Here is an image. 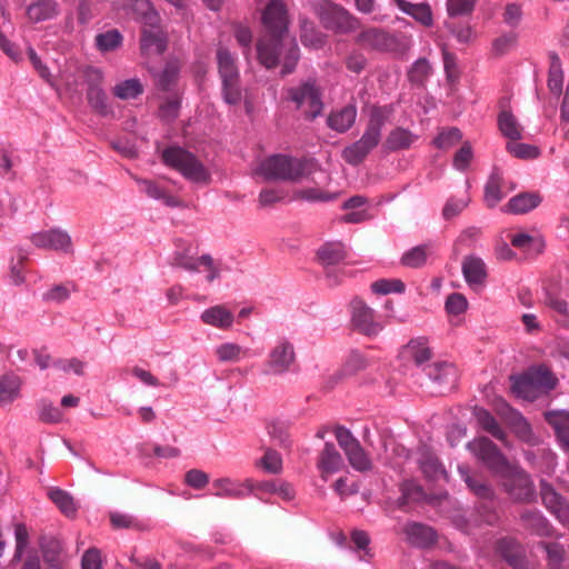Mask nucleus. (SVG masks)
I'll return each mask as SVG.
<instances>
[{
    "instance_id": "1",
    "label": "nucleus",
    "mask_w": 569,
    "mask_h": 569,
    "mask_svg": "<svg viewBox=\"0 0 569 569\" xmlns=\"http://www.w3.org/2000/svg\"><path fill=\"white\" fill-rule=\"evenodd\" d=\"M262 23L268 29L270 38L261 39L257 44L258 59L261 64L270 69L277 66L279 46L287 48V57L283 63L282 76L293 71L299 59V48L295 39L286 36L288 28V14L281 0H271L263 13Z\"/></svg>"
},
{
    "instance_id": "2",
    "label": "nucleus",
    "mask_w": 569,
    "mask_h": 569,
    "mask_svg": "<svg viewBox=\"0 0 569 569\" xmlns=\"http://www.w3.org/2000/svg\"><path fill=\"white\" fill-rule=\"evenodd\" d=\"M321 172L326 174L315 159H297L283 154L270 156L261 160L256 168V173L266 180H287L299 182L309 179L312 174Z\"/></svg>"
},
{
    "instance_id": "3",
    "label": "nucleus",
    "mask_w": 569,
    "mask_h": 569,
    "mask_svg": "<svg viewBox=\"0 0 569 569\" xmlns=\"http://www.w3.org/2000/svg\"><path fill=\"white\" fill-rule=\"evenodd\" d=\"M393 113V107L372 106L369 112L368 124L359 140L346 147L342 151L343 159L357 166L361 163L366 157L379 144L381 140V131L387 121Z\"/></svg>"
},
{
    "instance_id": "4",
    "label": "nucleus",
    "mask_w": 569,
    "mask_h": 569,
    "mask_svg": "<svg viewBox=\"0 0 569 569\" xmlns=\"http://www.w3.org/2000/svg\"><path fill=\"white\" fill-rule=\"evenodd\" d=\"M501 490L515 502L529 503L536 498L530 475L519 465L510 461L496 475Z\"/></svg>"
},
{
    "instance_id": "5",
    "label": "nucleus",
    "mask_w": 569,
    "mask_h": 569,
    "mask_svg": "<svg viewBox=\"0 0 569 569\" xmlns=\"http://www.w3.org/2000/svg\"><path fill=\"white\" fill-rule=\"evenodd\" d=\"M163 162L179 171L186 179L191 182L208 184L211 180L209 170L200 162L191 152L179 148L171 147L162 152Z\"/></svg>"
},
{
    "instance_id": "6",
    "label": "nucleus",
    "mask_w": 569,
    "mask_h": 569,
    "mask_svg": "<svg viewBox=\"0 0 569 569\" xmlns=\"http://www.w3.org/2000/svg\"><path fill=\"white\" fill-rule=\"evenodd\" d=\"M423 375L419 377V383L426 388L430 395H445L456 388L458 381V370L450 362H433L425 366Z\"/></svg>"
},
{
    "instance_id": "7",
    "label": "nucleus",
    "mask_w": 569,
    "mask_h": 569,
    "mask_svg": "<svg viewBox=\"0 0 569 569\" xmlns=\"http://www.w3.org/2000/svg\"><path fill=\"white\" fill-rule=\"evenodd\" d=\"M286 98L292 101L308 119L317 118L323 108L321 94L315 82L311 81L286 89Z\"/></svg>"
},
{
    "instance_id": "8",
    "label": "nucleus",
    "mask_w": 569,
    "mask_h": 569,
    "mask_svg": "<svg viewBox=\"0 0 569 569\" xmlns=\"http://www.w3.org/2000/svg\"><path fill=\"white\" fill-rule=\"evenodd\" d=\"M317 14L326 29L339 33H347L357 28L355 19L345 8L328 0H320L317 4Z\"/></svg>"
},
{
    "instance_id": "9",
    "label": "nucleus",
    "mask_w": 569,
    "mask_h": 569,
    "mask_svg": "<svg viewBox=\"0 0 569 569\" xmlns=\"http://www.w3.org/2000/svg\"><path fill=\"white\" fill-rule=\"evenodd\" d=\"M467 448L493 475L509 462L498 447L486 437L475 438L472 441L468 442Z\"/></svg>"
},
{
    "instance_id": "10",
    "label": "nucleus",
    "mask_w": 569,
    "mask_h": 569,
    "mask_svg": "<svg viewBox=\"0 0 569 569\" xmlns=\"http://www.w3.org/2000/svg\"><path fill=\"white\" fill-rule=\"evenodd\" d=\"M496 411L520 440L530 445L537 443V438L535 437L528 421L505 400H497Z\"/></svg>"
},
{
    "instance_id": "11",
    "label": "nucleus",
    "mask_w": 569,
    "mask_h": 569,
    "mask_svg": "<svg viewBox=\"0 0 569 569\" xmlns=\"http://www.w3.org/2000/svg\"><path fill=\"white\" fill-rule=\"evenodd\" d=\"M30 240L39 249L72 252V240L70 234L60 228H52L31 234Z\"/></svg>"
},
{
    "instance_id": "12",
    "label": "nucleus",
    "mask_w": 569,
    "mask_h": 569,
    "mask_svg": "<svg viewBox=\"0 0 569 569\" xmlns=\"http://www.w3.org/2000/svg\"><path fill=\"white\" fill-rule=\"evenodd\" d=\"M295 362L296 352L293 345L282 339L270 350L267 367L269 372L273 375H283L291 370Z\"/></svg>"
},
{
    "instance_id": "13",
    "label": "nucleus",
    "mask_w": 569,
    "mask_h": 569,
    "mask_svg": "<svg viewBox=\"0 0 569 569\" xmlns=\"http://www.w3.org/2000/svg\"><path fill=\"white\" fill-rule=\"evenodd\" d=\"M351 320L355 327L362 333L377 335L382 326L376 321L375 311L360 299L351 301Z\"/></svg>"
},
{
    "instance_id": "14",
    "label": "nucleus",
    "mask_w": 569,
    "mask_h": 569,
    "mask_svg": "<svg viewBox=\"0 0 569 569\" xmlns=\"http://www.w3.org/2000/svg\"><path fill=\"white\" fill-rule=\"evenodd\" d=\"M345 466L342 456L332 442H326L319 451L316 467L322 480L327 481L330 476L340 471Z\"/></svg>"
},
{
    "instance_id": "15",
    "label": "nucleus",
    "mask_w": 569,
    "mask_h": 569,
    "mask_svg": "<svg viewBox=\"0 0 569 569\" xmlns=\"http://www.w3.org/2000/svg\"><path fill=\"white\" fill-rule=\"evenodd\" d=\"M399 356L405 363H412L417 367H421L425 362L431 359L432 350L426 338L418 337L411 339L406 346H403Z\"/></svg>"
},
{
    "instance_id": "16",
    "label": "nucleus",
    "mask_w": 569,
    "mask_h": 569,
    "mask_svg": "<svg viewBox=\"0 0 569 569\" xmlns=\"http://www.w3.org/2000/svg\"><path fill=\"white\" fill-rule=\"evenodd\" d=\"M462 274L468 286L479 291L486 286L487 266L483 260L476 256H467L462 261Z\"/></svg>"
},
{
    "instance_id": "17",
    "label": "nucleus",
    "mask_w": 569,
    "mask_h": 569,
    "mask_svg": "<svg viewBox=\"0 0 569 569\" xmlns=\"http://www.w3.org/2000/svg\"><path fill=\"white\" fill-rule=\"evenodd\" d=\"M111 2L117 9L131 11L138 19H141L144 24L151 28L156 27L159 22V16L153 10L149 0H111Z\"/></svg>"
},
{
    "instance_id": "18",
    "label": "nucleus",
    "mask_w": 569,
    "mask_h": 569,
    "mask_svg": "<svg viewBox=\"0 0 569 569\" xmlns=\"http://www.w3.org/2000/svg\"><path fill=\"white\" fill-rule=\"evenodd\" d=\"M540 493L547 509L562 523H569V505L567 501L546 481L540 483Z\"/></svg>"
},
{
    "instance_id": "19",
    "label": "nucleus",
    "mask_w": 569,
    "mask_h": 569,
    "mask_svg": "<svg viewBox=\"0 0 569 569\" xmlns=\"http://www.w3.org/2000/svg\"><path fill=\"white\" fill-rule=\"evenodd\" d=\"M402 532L409 543L427 548L432 546L437 540L436 531L426 525L419 522H408L403 526Z\"/></svg>"
},
{
    "instance_id": "20",
    "label": "nucleus",
    "mask_w": 569,
    "mask_h": 569,
    "mask_svg": "<svg viewBox=\"0 0 569 569\" xmlns=\"http://www.w3.org/2000/svg\"><path fill=\"white\" fill-rule=\"evenodd\" d=\"M201 321L220 330H228L234 321L233 313L223 305H217L202 311Z\"/></svg>"
},
{
    "instance_id": "21",
    "label": "nucleus",
    "mask_w": 569,
    "mask_h": 569,
    "mask_svg": "<svg viewBox=\"0 0 569 569\" xmlns=\"http://www.w3.org/2000/svg\"><path fill=\"white\" fill-rule=\"evenodd\" d=\"M473 417L478 423V426L489 435H491L497 440L501 441L505 447H510V443L507 438V433L498 423L496 418L485 408L475 407L473 408Z\"/></svg>"
},
{
    "instance_id": "22",
    "label": "nucleus",
    "mask_w": 569,
    "mask_h": 569,
    "mask_svg": "<svg viewBox=\"0 0 569 569\" xmlns=\"http://www.w3.org/2000/svg\"><path fill=\"white\" fill-rule=\"evenodd\" d=\"M398 8L406 14L412 17L417 22L425 27L433 24V16L428 3H411L407 0H395Z\"/></svg>"
},
{
    "instance_id": "23",
    "label": "nucleus",
    "mask_w": 569,
    "mask_h": 569,
    "mask_svg": "<svg viewBox=\"0 0 569 569\" xmlns=\"http://www.w3.org/2000/svg\"><path fill=\"white\" fill-rule=\"evenodd\" d=\"M520 520L525 529L531 533L548 537L551 535V527L548 520L538 510H525L520 515Z\"/></svg>"
},
{
    "instance_id": "24",
    "label": "nucleus",
    "mask_w": 569,
    "mask_h": 569,
    "mask_svg": "<svg viewBox=\"0 0 569 569\" xmlns=\"http://www.w3.org/2000/svg\"><path fill=\"white\" fill-rule=\"evenodd\" d=\"M503 178L499 169L493 168L486 184L483 200L489 208L496 207L506 196L502 191Z\"/></svg>"
},
{
    "instance_id": "25",
    "label": "nucleus",
    "mask_w": 569,
    "mask_h": 569,
    "mask_svg": "<svg viewBox=\"0 0 569 569\" xmlns=\"http://www.w3.org/2000/svg\"><path fill=\"white\" fill-rule=\"evenodd\" d=\"M417 139L418 136L410 130L397 127L388 133L385 141V148L391 152L409 149Z\"/></svg>"
},
{
    "instance_id": "26",
    "label": "nucleus",
    "mask_w": 569,
    "mask_h": 569,
    "mask_svg": "<svg viewBox=\"0 0 569 569\" xmlns=\"http://www.w3.org/2000/svg\"><path fill=\"white\" fill-rule=\"evenodd\" d=\"M458 471L469 490L475 496L483 500H492L495 498V491L492 487L482 481L480 478L470 475V470L467 466H458Z\"/></svg>"
},
{
    "instance_id": "27",
    "label": "nucleus",
    "mask_w": 569,
    "mask_h": 569,
    "mask_svg": "<svg viewBox=\"0 0 569 569\" xmlns=\"http://www.w3.org/2000/svg\"><path fill=\"white\" fill-rule=\"evenodd\" d=\"M27 16L32 22L53 19L59 13V4L54 0H39L27 7Z\"/></svg>"
},
{
    "instance_id": "28",
    "label": "nucleus",
    "mask_w": 569,
    "mask_h": 569,
    "mask_svg": "<svg viewBox=\"0 0 569 569\" xmlns=\"http://www.w3.org/2000/svg\"><path fill=\"white\" fill-rule=\"evenodd\" d=\"M166 47V40L161 31L153 29L142 31L140 48L143 56H161Z\"/></svg>"
},
{
    "instance_id": "29",
    "label": "nucleus",
    "mask_w": 569,
    "mask_h": 569,
    "mask_svg": "<svg viewBox=\"0 0 569 569\" xmlns=\"http://www.w3.org/2000/svg\"><path fill=\"white\" fill-rule=\"evenodd\" d=\"M541 202V197L536 192H523L512 197L505 207L506 212L516 214L526 213L537 208Z\"/></svg>"
},
{
    "instance_id": "30",
    "label": "nucleus",
    "mask_w": 569,
    "mask_h": 569,
    "mask_svg": "<svg viewBox=\"0 0 569 569\" xmlns=\"http://www.w3.org/2000/svg\"><path fill=\"white\" fill-rule=\"evenodd\" d=\"M357 118V108L352 104L346 106L338 111H333L328 117V126L338 131L346 132L355 123Z\"/></svg>"
},
{
    "instance_id": "31",
    "label": "nucleus",
    "mask_w": 569,
    "mask_h": 569,
    "mask_svg": "<svg viewBox=\"0 0 569 569\" xmlns=\"http://www.w3.org/2000/svg\"><path fill=\"white\" fill-rule=\"evenodd\" d=\"M546 420L555 429L562 447L569 450V412L563 410L547 412Z\"/></svg>"
},
{
    "instance_id": "32",
    "label": "nucleus",
    "mask_w": 569,
    "mask_h": 569,
    "mask_svg": "<svg viewBox=\"0 0 569 569\" xmlns=\"http://www.w3.org/2000/svg\"><path fill=\"white\" fill-rule=\"evenodd\" d=\"M136 181L140 186V190L144 192L149 198L160 200L168 207L180 206V201L177 198L168 194L167 191L157 182L140 178H136Z\"/></svg>"
},
{
    "instance_id": "33",
    "label": "nucleus",
    "mask_w": 569,
    "mask_h": 569,
    "mask_svg": "<svg viewBox=\"0 0 569 569\" xmlns=\"http://www.w3.org/2000/svg\"><path fill=\"white\" fill-rule=\"evenodd\" d=\"M497 551L515 569H526L525 558L521 556L518 545L511 539H501L497 542Z\"/></svg>"
},
{
    "instance_id": "34",
    "label": "nucleus",
    "mask_w": 569,
    "mask_h": 569,
    "mask_svg": "<svg viewBox=\"0 0 569 569\" xmlns=\"http://www.w3.org/2000/svg\"><path fill=\"white\" fill-rule=\"evenodd\" d=\"M511 390L516 397L529 401L537 399L540 395L529 371L521 377L512 379Z\"/></svg>"
},
{
    "instance_id": "35",
    "label": "nucleus",
    "mask_w": 569,
    "mask_h": 569,
    "mask_svg": "<svg viewBox=\"0 0 569 569\" xmlns=\"http://www.w3.org/2000/svg\"><path fill=\"white\" fill-rule=\"evenodd\" d=\"M214 356L219 362H239L248 356V349L234 342H223L214 348Z\"/></svg>"
},
{
    "instance_id": "36",
    "label": "nucleus",
    "mask_w": 569,
    "mask_h": 569,
    "mask_svg": "<svg viewBox=\"0 0 569 569\" xmlns=\"http://www.w3.org/2000/svg\"><path fill=\"white\" fill-rule=\"evenodd\" d=\"M217 62L221 80L240 78L236 58L228 49L219 48L217 50Z\"/></svg>"
},
{
    "instance_id": "37",
    "label": "nucleus",
    "mask_w": 569,
    "mask_h": 569,
    "mask_svg": "<svg viewBox=\"0 0 569 569\" xmlns=\"http://www.w3.org/2000/svg\"><path fill=\"white\" fill-rule=\"evenodd\" d=\"M21 380L17 375L7 373L0 378V406L7 405L18 398Z\"/></svg>"
},
{
    "instance_id": "38",
    "label": "nucleus",
    "mask_w": 569,
    "mask_h": 569,
    "mask_svg": "<svg viewBox=\"0 0 569 569\" xmlns=\"http://www.w3.org/2000/svg\"><path fill=\"white\" fill-rule=\"evenodd\" d=\"M432 253L431 244H421L406 251L400 262L408 268H421L426 264L427 258Z\"/></svg>"
},
{
    "instance_id": "39",
    "label": "nucleus",
    "mask_w": 569,
    "mask_h": 569,
    "mask_svg": "<svg viewBox=\"0 0 569 569\" xmlns=\"http://www.w3.org/2000/svg\"><path fill=\"white\" fill-rule=\"evenodd\" d=\"M357 42L365 48L383 50L389 44V38L381 30L368 29L358 34Z\"/></svg>"
},
{
    "instance_id": "40",
    "label": "nucleus",
    "mask_w": 569,
    "mask_h": 569,
    "mask_svg": "<svg viewBox=\"0 0 569 569\" xmlns=\"http://www.w3.org/2000/svg\"><path fill=\"white\" fill-rule=\"evenodd\" d=\"M498 126L503 137L510 140H520L522 138V128L510 111L505 110L499 113Z\"/></svg>"
},
{
    "instance_id": "41",
    "label": "nucleus",
    "mask_w": 569,
    "mask_h": 569,
    "mask_svg": "<svg viewBox=\"0 0 569 569\" xmlns=\"http://www.w3.org/2000/svg\"><path fill=\"white\" fill-rule=\"evenodd\" d=\"M317 256L323 266H332L345 259L346 251L341 242H328L320 247Z\"/></svg>"
},
{
    "instance_id": "42",
    "label": "nucleus",
    "mask_w": 569,
    "mask_h": 569,
    "mask_svg": "<svg viewBox=\"0 0 569 569\" xmlns=\"http://www.w3.org/2000/svg\"><path fill=\"white\" fill-rule=\"evenodd\" d=\"M112 92L121 100L134 99L143 92V86L137 78L127 79L117 83Z\"/></svg>"
},
{
    "instance_id": "43",
    "label": "nucleus",
    "mask_w": 569,
    "mask_h": 569,
    "mask_svg": "<svg viewBox=\"0 0 569 569\" xmlns=\"http://www.w3.org/2000/svg\"><path fill=\"white\" fill-rule=\"evenodd\" d=\"M418 462L422 472L430 479H439L446 476L442 465L438 458L430 452H421Z\"/></svg>"
},
{
    "instance_id": "44",
    "label": "nucleus",
    "mask_w": 569,
    "mask_h": 569,
    "mask_svg": "<svg viewBox=\"0 0 569 569\" xmlns=\"http://www.w3.org/2000/svg\"><path fill=\"white\" fill-rule=\"evenodd\" d=\"M216 488L214 496L221 498H240L243 496V486L229 479L220 478L212 482Z\"/></svg>"
},
{
    "instance_id": "45",
    "label": "nucleus",
    "mask_w": 569,
    "mask_h": 569,
    "mask_svg": "<svg viewBox=\"0 0 569 569\" xmlns=\"http://www.w3.org/2000/svg\"><path fill=\"white\" fill-rule=\"evenodd\" d=\"M49 498L67 517H72L77 512L76 502L70 493L64 490L54 488L49 491Z\"/></svg>"
},
{
    "instance_id": "46",
    "label": "nucleus",
    "mask_w": 569,
    "mask_h": 569,
    "mask_svg": "<svg viewBox=\"0 0 569 569\" xmlns=\"http://www.w3.org/2000/svg\"><path fill=\"white\" fill-rule=\"evenodd\" d=\"M87 99L91 108L100 116H109L112 110L107 101L106 92L101 87L88 88Z\"/></svg>"
},
{
    "instance_id": "47",
    "label": "nucleus",
    "mask_w": 569,
    "mask_h": 569,
    "mask_svg": "<svg viewBox=\"0 0 569 569\" xmlns=\"http://www.w3.org/2000/svg\"><path fill=\"white\" fill-rule=\"evenodd\" d=\"M346 457L349 465L359 472H366L372 469V461L360 443L351 451L347 452Z\"/></svg>"
},
{
    "instance_id": "48",
    "label": "nucleus",
    "mask_w": 569,
    "mask_h": 569,
    "mask_svg": "<svg viewBox=\"0 0 569 569\" xmlns=\"http://www.w3.org/2000/svg\"><path fill=\"white\" fill-rule=\"evenodd\" d=\"M529 372L540 393L553 389L557 385V378L547 368L539 367L529 370Z\"/></svg>"
},
{
    "instance_id": "49",
    "label": "nucleus",
    "mask_w": 569,
    "mask_h": 569,
    "mask_svg": "<svg viewBox=\"0 0 569 569\" xmlns=\"http://www.w3.org/2000/svg\"><path fill=\"white\" fill-rule=\"evenodd\" d=\"M552 61L549 68V76H548V88L549 90L559 96L562 90L563 84V72L561 69L560 60L557 56L551 57Z\"/></svg>"
},
{
    "instance_id": "50",
    "label": "nucleus",
    "mask_w": 569,
    "mask_h": 569,
    "mask_svg": "<svg viewBox=\"0 0 569 569\" xmlns=\"http://www.w3.org/2000/svg\"><path fill=\"white\" fill-rule=\"evenodd\" d=\"M547 552L550 569H565L566 550L559 543H541Z\"/></svg>"
},
{
    "instance_id": "51",
    "label": "nucleus",
    "mask_w": 569,
    "mask_h": 569,
    "mask_svg": "<svg viewBox=\"0 0 569 569\" xmlns=\"http://www.w3.org/2000/svg\"><path fill=\"white\" fill-rule=\"evenodd\" d=\"M121 42L122 36L118 30H109L96 37V46L102 52L116 50Z\"/></svg>"
},
{
    "instance_id": "52",
    "label": "nucleus",
    "mask_w": 569,
    "mask_h": 569,
    "mask_svg": "<svg viewBox=\"0 0 569 569\" xmlns=\"http://www.w3.org/2000/svg\"><path fill=\"white\" fill-rule=\"evenodd\" d=\"M222 81V98L226 103L236 106L242 100V91L239 79H226Z\"/></svg>"
},
{
    "instance_id": "53",
    "label": "nucleus",
    "mask_w": 569,
    "mask_h": 569,
    "mask_svg": "<svg viewBox=\"0 0 569 569\" xmlns=\"http://www.w3.org/2000/svg\"><path fill=\"white\" fill-rule=\"evenodd\" d=\"M295 198L306 201H331L337 198L336 193H329L320 188L308 187L299 189L295 192Z\"/></svg>"
},
{
    "instance_id": "54",
    "label": "nucleus",
    "mask_w": 569,
    "mask_h": 569,
    "mask_svg": "<svg viewBox=\"0 0 569 569\" xmlns=\"http://www.w3.org/2000/svg\"><path fill=\"white\" fill-rule=\"evenodd\" d=\"M405 288L399 279H380L371 284V290L378 295L402 293Z\"/></svg>"
},
{
    "instance_id": "55",
    "label": "nucleus",
    "mask_w": 569,
    "mask_h": 569,
    "mask_svg": "<svg viewBox=\"0 0 569 569\" xmlns=\"http://www.w3.org/2000/svg\"><path fill=\"white\" fill-rule=\"evenodd\" d=\"M74 286L71 283L54 284L43 293V300L57 303L63 302L70 297L71 292L74 291Z\"/></svg>"
},
{
    "instance_id": "56",
    "label": "nucleus",
    "mask_w": 569,
    "mask_h": 569,
    "mask_svg": "<svg viewBox=\"0 0 569 569\" xmlns=\"http://www.w3.org/2000/svg\"><path fill=\"white\" fill-rule=\"evenodd\" d=\"M180 110V98L178 93H172L159 107V116L167 121L176 119Z\"/></svg>"
},
{
    "instance_id": "57",
    "label": "nucleus",
    "mask_w": 569,
    "mask_h": 569,
    "mask_svg": "<svg viewBox=\"0 0 569 569\" xmlns=\"http://www.w3.org/2000/svg\"><path fill=\"white\" fill-rule=\"evenodd\" d=\"M431 66L426 59L417 60L411 67L408 77L409 80L417 84H422L431 74Z\"/></svg>"
},
{
    "instance_id": "58",
    "label": "nucleus",
    "mask_w": 569,
    "mask_h": 569,
    "mask_svg": "<svg viewBox=\"0 0 569 569\" xmlns=\"http://www.w3.org/2000/svg\"><path fill=\"white\" fill-rule=\"evenodd\" d=\"M517 46V34L508 32L496 38L492 42V51L496 56H503Z\"/></svg>"
},
{
    "instance_id": "59",
    "label": "nucleus",
    "mask_w": 569,
    "mask_h": 569,
    "mask_svg": "<svg viewBox=\"0 0 569 569\" xmlns=\"http://www.w3.org/2000/svg\"><path fill=\"white\" fill-rule=\"evenodd\" d=\"M462 138L459 129L450 128L441 131L433 140V143L439 149H449L458 143Z\"/></svg>"
},
{
    "instance_id": "60",
    "label": "nucleus",
    "mask_w": 569,
    "mask_h": 569,
    "mask_svg": "<svg viewBox=\"0 0 569 569\" xmlns=\"http://www.w3.org/2000/svg\"><path fill=\"white\" fill-rule=\"evenodd\" d=\"M333 433L339 447L343 450L345 455L360 443L359 440L353 437L351 431L345 427H336Z\"/></svg>"
},
{
    "instance_id": "61",
    "label": "nucleus",
    "mask_w": 569,
    "mask_h": 569,
    "mask_svg": "<svg viewBox=\"0 0 569 569\" xmlns=\"http://www.w3.org/2000/svg\"><path fill=\"white\" fill-rule=\"evenodd\" d=\"M42 552L44 561L49 565V568H61V546L58 541L52 540L47 546H43Z\"/></svg>"
},
{
    "instance_id": "62",
    "label": "nucleus",
    "mask_w": 569,
    "mask_h": 569,
    "mask_svg": "<svg viewBox=\"0 0 569 569\" xmlns=\"http://www.w3.org/2000/svg\"><path fill=\"white\" fill-rule=\"evenodd\" d=\"M267 428L269 436L277 440L281 446H290L288 425L286 422L280 420H272Z\"/></svg>"
},
{
    "instance_id": "63",
    "label": "nucleus",
    "mask_w": 569,
    "mask_h": 569,
    "mask_svg": "<svg viewBox=\"0 0 569 569\" xmlns=\"http://www.w3.org/2000/svg\"><path fill=\"white\" fill-rule=\"evenodd\" d=\"M179 68L176 63L170 62L166 68L158 74L157 84L161 90L170 91L173 86Z\"/></svg>"
},
{
    "instance_id": "64",
    "label": "nucleus",
    "mask_w": 569,
    "mask_h": 569,
    "mask_svg": "<svg viewBox=\"0 0 569 569\" xmlns=\"http://www.w3.org/2000/svg\"><path fill=\"white\" fill-rule=\"evenodd\" d=\"M260 466L269 473H279L282 469L281 456L277 451L268 449L260 459Z\"/></svg>"
}]
</instances>
